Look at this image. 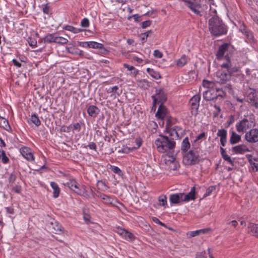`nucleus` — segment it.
Masks as SVG:
<instances>
[{
  "label": "nucleus",
  "mask_w": 258,
  "mask_h": 258,
  "mask_svg": "<svg viewBox=\"0 0 258 258\" xmlns=\"http://www.w3.org/2000/svg\"><path fill=\"white\" fill-rule=\"evenodd\" d=\"M30 120L37 126H38L41 124V121L40 119H39L38 116L35 114H33L31 115Z\"/></svg>",
  "instance_id": "32"
},
{
  "label": "nucleus",
  "mask_w": 258,
  "mask_h": 258,
  "mask_svg": "<svg viewBox=\"0 0 258 258\" xmlns=\"http://www.w3.org/2000/svg\"><path fill=\"white\" fill-rule=\"evenodd\" d=\"M216 189V187L215 186H210V187H209L207 190H206V193L205 194V196H209L213 191H214V190H215Z\"/></svg>",
  "instance_id": "49"
},
{
  "label": "nucleus",
  "mask_w": 258,
  "mask_h": 258,
  "mask_svg": "<svg viewBox=\"0 0 258 258\" xmlns=\"http://www.w3.org/2000/svg\"><path fill=\"white\" fill-rule=\"evenodd\" d=\"M195 187H193L191 188L190 192L185 195L184 194L183 196V202H188L189 200H194L195 199Z\"/></svg>",
  "instance_id": "24"
},
{
  "label": "nucleus",
  "mask_w": 258,
  "mask_h": 258,
  "mask_svg": "<svg viewBox=\"0 0 258 258\" xmlns=\"http://www.w3.org/2000/svg\"><path fill=\"white\" fill-rule=\"evenodd\" d=\"M217 136L220 137L221 145L224 147L227 142V131L224 129L219 130Z\"/></svg>",
  "instance_id": "20"
},
{
  "label": "nucleus",
  "mask_w": 258,
  "mask_h": 258,
  "mask_svg": "<svg viewBox=\"0 0 258 258\" xmlns=\"http://www.w3.org/2000/svg\"><path fill=\"white\" fill-rule=\"evenodd\" d=\"M50 224L52 226L51 231L52 232L58 234L62 233V227L56 221L53 220Z\"/></svg>",
  "instance_id": "17"
},
{
  "label": "nucleus",
  "mask_w": 258,
  "mask_h": 258,
  "mask_svg": "<svg viewBox=\"0 0 258 258\" xmlns=\"http://www.w3.org/2000/svg\"><path fill=\"white\" fill-rule=\"evenodd\" d=\"M82 44V46L84 47L92 48H102L103 47V44L94 41L84 42Z\"/></svg>",
  "instance_id": "21"
},
{
  "label": "nucleus",
  "mask_w": 258,
  "mask_h": 258,
  "mask_svg": "<svg viewBox=\"0 0 258 258\" xmlns=\"http://www.w3.org/2000/svg\"><path fill=\"white\" fill-rule=\"evenodd\" d=\"M245 140L249 143H254L258 141V130L256 128L251 129L246 132L245 135Z\"/></svg>",
  "instance_id": "10"
},
{
  "label": "nucleus",
  "mask_w": 258,
  "mask_h": 258,
  "mask_svg": "<svg viewBox=\"0 0 258 258\" xmlns=\"http://www.w3.org/2000/svg\"><path fill=\"white\" fill-rule=\"evenodd\" d=\"M172 125V120L170 118H168L166 121L165 130H168V128H171Z\"/></svg>",
  "instance_id": "53"
},
{
  "label": "nucleus",
  "mask_w": 258,
  "mask_h": 258,
  "mask_svg": "<svg viewBox=\"0 0 258 258\" xmlns=\"http://www.w3.org/2000/svg\"><path fill=\"white\" fill-rule=\"evenodd\" d=\"M66 48L68 52L70 53L75 54L76 53L75 49L73 47H67Z\"/></svg>",
  "instance_id": "57"
},
{
  "label": "nucleus",
  "mask_w": 258,
  "mask_h": 258,
  "mask_svg": "<svg viewBox=\"0 0 258 258\" xmlns=\"http://www.w3.org/2000/svg\"><path fill=\"white\" fill-rule=\"evenodd\" d=\"M221 67L226 69V71L229 74L230 78L233 73L238 71V69L236 68L231 67L230 60L227 61L226 62L223 63L221 65Z\"/></svg>",
  "instance_id": "16"
},
{
  "label": "nucleus",
  "mask_w": 258,
  "mask_h": 258,
  "mask_svg": "<svg viewBox=\"0 0 258 258\" xmlns=\"http://www.w3.org/2000/svg\"><path fill=\"white\" fill-rule=\"evenodd\" d=\"M153 221H154L155 223H158L159 224V225L164 227H166V225L162 223V222H161L158 219H157L156 217H153Z\"/></svg>",
  "instance_id": "55"
},
{
  "label": "nucleus",
  "mask_w": 258,
  "mask_h": 258,
  "mask_svg": "<svg viewBox=\"0 0 258 258\" xmlns=\"http://www.w3.org/2000/svg\"><path fill=\"white\" fill-rule=\"evenodd\" d=\"M148 73L154 79H158L161 78L160 75L157 72H155L153 69L148 68L147 69Z\"/></svg>",
  "instance_id": "34"
},
{
  "label": "nucleus",
  "mask_w": 258,
  "mask_h": 258,
  "mask_svg": "<svg viewBox=\"0 0 258 258\" xmlns=\"http://www.w3.org/2000/svg\"><path fill=\"white\" fill-rule=\"evenodd\" d=\"M74 192L77 193L78 195L83 196L87 199L93 198H94V195L92 194L90 195L86 189V186L83 185H80L77 188Z\"/></svg>",
  "instance_id": "12"
},
{
  "label": "nucleus",
  "mask_w": 258,
  "mask_h": 258,
  "mask_svg": "<svg viewBox=\"0 0 258 258\" xmlns=\"http://www.w3.org/2000/svg\"><path fill=\"white\" fill-rule=\"evenodd\" d=\"M56 35L55 34H51L47 35L44 38V41L47 42H54L55 41Z\"/></svg>",
  "instance_id": "35"
},
{
  "label": "nucleus",
  "mask_w": 258,
  "mask_h": 258,
  "mask_svg": "<svg viewBox=\"0 0 258 258\" xmlns=\"http://www.w3.org/2000/svg\"><path fill=\"white\" fill-rule=\"evenodd\" d=\"M232 152L236 154H243L246 152H249V150L244 145H240L232 147Z\"/></svg>",
  "instance_id": "18"
},
{
  "label": "nucleus",
  "mask_w": 258,
  "mask_h": 258,
  "mask_svg": "<svg viewBox=\"0 0 258 258\" xmlns=\"http://www.w3.org/2000/svg\"><path fill=\"white\" fill-rule=\"evenodd\" d=\"M190 148V143L188 138H185L182 141L181 144V150L183 152H186Z\"/></svg>",
  "instance_id": "31"
},
{
  "label": "nucleus",
  "mask_w": 258,
  "mask_h": 258,
  "mask_svg": "<svg viewBox=\"0 0 258 258\" xmlns=\"http://www.w3.org/2000/svg\"><path fill=\"white\" fill-rule=\"evenodd\" d=\"M111 170L114 173H116L120 176L122 175V173L120 169L116 166H111Z\"/></svg>",
  "instance_id": "44"
},
{
  "label": "nucleus",
  "mask_w": 258,
  "mask_h": 258,
  "mask_svg": "<svg viewBox=\"0 0 258 258\" xmlns=\"http://www.w3.org/2000/svg\"><path fill=\"white\" fill-rule=\"evenodd\" d=\"M22 156L28 161L34 159L33 155L30 152V149L27 147L22 148L20 150Z\"/></svg>",
  "instance_id": "15"
},
{
  "label": "nucleus",
  "mask_w": 258,
  "mask_h": 258,
  "mask_svg": "<svg viewBox=\"0 0 258 258\" xmlns=\"http://www.w3.org/2000/svg\"><path fill=\"white\" fill-rule=\"evenodd\" d=\"M247 101L251 105L258 108V96L255 93L251 92L247 96Z\"/></svg>",
  "instance_id": "14"
},
{
  "label": "nucleus",
  "mask_w": 258,
  "mask_h": 258,
  "mask_svg": "<svg viewBox=\"0 0 258 258\" xmlns=\"http://www.w3.org/2000/svg\"><path fill=\"white\" fill-rule=\"evenodd\" d=\"M68 40L67 38L57 36L56 35L55 43L64 44L68 42Z\"/></svg>",
  "instance_id": "37"
},
{
  "label": "nucleus",
  "mask_w": 258,
  "mask_h": 258,
  "mask_svg": "<svg viewBox=\"0 0 258 258\" xmlns=\"http://www.w3.org/2000/svg\"><path fill=\"white\" fill-rule=\"evenodd\" d=\"M215 15L212 17L208 22L209 30L211 34L215 36H219L225 34L227 32V27L217 15L215 10L212 11Z\"/></svg>",
  "instance_id": "1"
},
{
  "label": "nucleus",
  "mask_w": 258,
  "mask_h": 258,
  "mask_svg": "<svg viewBox=\"0 0 258 258\" xmlns=\"http://www.w3.org/2000/svg\"><path fill=\"white\" fill-rule=\"evenodd\" d=\"M123 66L125 68H126L129 71H134L133 74L136 76L137 75L138 71L135 69V67L132 66H130L128 64L124 63Z\"/></svg>",
  "instance_id": "38"
},
{
  "label": "nucleus",
  "mask_w": 258,
  "mask_h": 258,
  "mask_svg": "<svg viewBox=\"0 0 258 258\" xmlns=\"http://www.w3.org/2000/svg\"><path fill=\"white\" fill-rule=\"evenodd\" d=\"M241 140L240 135L237 134L234 131L231 132V135L230 138L229 142L231 144H235Z\"/></svg>",
  "instance_id": "26"
},
{
  "label": "nucleus",
  "mask_w": 258,
  "mask_h": 258,
  "mask_svg": "<svg viewBox=\"0 0 258 258\" xmlns=\"http://www.w3.org/2000/svg\"><path fill=\"white\" fill-rule=\"evenodd\" d=\"M171 137L179 138V132H182L181 128L178 126H174L166 130Z\"/></svg>",
  "instance_id": "22"
},
{
  "label": "nucleus",
  "mask_w": 258,
  "mask_h": 258,
  "mask_svg": "<svg viewBox=\"0 0 258 258\" xmlns=\"http://www.w3.org/2000/svg\"><path fill=\"white\" fill-rule=\"evenodd\" d=\"M187 7L196 15L201 16L200 9L201 6L199 4H195L190 2L187 4Z\"/></svg>",
  "instance_id": "23"
},
{
  "label": "nucleus",
  "mask_w": 258,
  "mask_h": 258,
  "mask_svg": "<svg viewBox=\"0 0 258 258\" xmlns=\"http://www.w3.org/2000/svg\"><path fill=\"white\" fill-rule=\"evenodd\" d=\"M88 146L89 147V148L90 149H93V150H96V145L93 142H91V143H89Z\"/></svg>",
  "instance_id": "58"
},
{
  "label": "nucleus",
  "mask_w": 258,
  "mask_h": 258,
  "mask_svg": "<svg viewBox=\"0 0 258 258\" xmlns=\"http://www.w3.org/2000/svg\"><path fill=\"white\" fill-rule=\"evenodd\" d=\"M138 86L144 89H146L149 87V82L146 80L138 81Z\"/></svg>",
  "instance_id": "33"
},
{
  "label": "nucleus",
  "mask_w": 258,
  "mask_h": 258,
  "mask_svg": "<svg viewBox=\"0 0 258 258\" xmlns=\"http://www.w3.org/2000/svg\"><path fill=\"white\" fill-rule=\"evenodd\" d=\"M87 112L90 116L95 117L98 113V108L94 105H91L88 108Z\"/></svg>",
  "instance_id": "28"
},
{
  "label": "nucleus",
  "mask_w": 258,
  "mask_h": 258,
  "mask_svg": "<svg viewBox=\"0 0 258 258\" xmlns=\"http://www.w3.org/2000/svg\"><path fill=\"white\" fill-rule=\"evenodd\" d=\"M245 156L248 160L249 162H251L252 160H256L255 159L253 158L251 155L247 154L245 155Z\"/></svg>",
  "instance_id": "60"
},
{
  "label": "nucleus",
  "mask_w": 258,
  "mask_h": 258,
  "mask_svg": "<svg viewBox=\"0 0 258 258\" xmlns=\"http://www.w3.org/2000/svg\"><path fill=\"white\" fill-rule=\"evenodd\" d=\"M229 47V45L227 43H224L220 45L216 53L217 58L219 60L225 58L227 61L230 60L227 53Z\"/></svg>",
  "instance_id": "8"
},
{
  "label": "nucleus",
  "mask_w": 258,
  "mask_h": 258,
  "mask_svg": "<svg viewBox=\"0 0 258 258\" xmlns=\"http://www.w3.org/2000/svg\"><path fill=\"white\" fill-rule=\"evenodd\" d=\"M2 161L3 163H7L9 161V158L7 157L4 151H2L1 153Z\"/></svg>",
  "instance_id": "42"
},
{
  "label": "nucleus",
  "mask_w": 258,
  "mask_h": 258,
  "mask_svg": "<svg viewBox=\"0 0 258 258\" xmlns=\"http://www.w3.org/2000/svg\"><path fill=\"white\" fill-rule=\"evenodd\" d=\"M50 185L53 190V197L54 198H57L58 197L59 192H60L59 188L58 185L54 182H51L50 183Z\"/></svg>",
  "instance_id": "29"
},
{
  "label": "nucleus",
  "mask_w": 258,
  "mask_h": 258,
  "mask_svg": "<svg viewBox=\"0 0 258 258\" xmlns=\"http://www.w3.org/2000/svg\"><path fill=\"white\" fill-rule=\"evenodd\" d=\"M255 160H252L251 162H249L251 170L253 171H257L258 170V164L254 162Z\"/></svg>",
  "instance_id": "43"
},
{
  "label": "nucleus",
  "mask_w": 258,
  "mask_h": 258,
  "mask_svg": "<svg viewBox=\"0 0 258 258\" xmlns=\"http://www.w3.org/2000/svg\"><path fill=\"white\" fill-rule=\"evenodd\" d=\"M0 126L7 131L11 128L8 121L3 117H0Z\"/></svg>",
  "instance_id": "30"
},
{
  "label": "nucleus",
  "mask_w": 258,
  "mask_h": 258,
  "mask_svg": "<svg viewBox=\"0 0 258 258\" xmlns=\"http://www.w3.org/2000/svg\"><path fill=\"white\" fill-rule=\"evenodd\" d=\"M142 28L145 29L149 26H150L151 24V21L150 20L145 21L142 23Z\"/></svg>",
  "instance_id": "50"
},
{
  "label": "nucleus",
  "mask_w": 258,
  "mask_h": 258,
  "mask_svg": "<svg viewBox=\"0 0 258 258\" xmlns=\"http://www.w3.org/2000/svg\"><path fill=\"white\" fill-rule=\"evenodd\" d=\"M245 35L247 39L250 40L252 38V34L250 32L245 31Z\"/></svg>",
  "instance_id": "61"
},
{
  "label": "nucleus",
  "mask_w": 258,
  "mask_h": 258,
  "mask_svg": "<svg viewBox=\"0 0 258 258\" xmlns=\"http://www.w3.org/2000/svg\"><path fill=\"white\" fill-rule=\"evenodd\" d=\"M64 29L66 30L72 32L74 33H77L80 31V30H78L77 28L70 25L66 26Z\"/></svg>",
  "instance_id": "40"
},
{
  "label": "nucleus",
  "mask_w": 258,
  "mask_h": 258,
  "mask_svg": "<svg viewBox=\"0 0 258 258\" xmlns=\"http://www.w3.org/2000/svg\"><path fill=\"white\" fill-rule=\"evenodd\" d=\"M189 59V58L187 56L183 54L177 60L176 65L178 67H182L186 64Z\"/></svg>",
  "instance_id": "27"
},
{
  "label": "nucleus",
  "mask_w": 258,
  "mask_h": 258,
  "mask_svg": "<svg viewBox=\"0 0 258 258\" xmlns=\"http://www.w3.org/2000/svg\"><path fill=\"white\" fill-rule=\"evenodd\" d=\"M184 193L172 194L170 196V202L174 204H177L183 202Z\"/></svg>",
  "instance_id": "13"
},
{
  "label": "nucleus",
  "mask_w": 258,
  "mask_h": 258,
  "mask_svg": "<svg viewBox=\"0 0 258 258\" xmlns=\"http://www.w3.org/2000/svg\"><path fill=\"white\" fill-rule=\"evenodd\" d=\"M115 232L126 240L132 241L135 239V235L125 229L117 227L116 228Z\"/></svg>",
  "instance_id": "9"
},
{
  "label": "nucleus",
  "mask_w": 258,
  "mask_h": 258,
  "mask_svg": "<svg viewBox=\"0 0 258 258\" xmlns=\"http://www.w3.org/2000/svg\"><path fill=\"white\" fill-rule=\"evenodd\" d=\"M76 182V181L75 180H70L69 182H67L66 184L71 189H72L74 184H75Z\"/></svg>",
  "instance_id": "56"
},
{
  "label": "nucleus",
  "mask_w": 258,
  "mask_h": 258,
  "mask_svg": "<svg viewBox=\"0 0 258 258\" xmlns=\"http://www.w3.org/2000/svg\"><path fill=\"white\" fill-rule=\"evenodd\" d=\"M222 157L225 161L228 162L232 166L234 165V159L233 160L231 159L230 157L227 154L224 155Z\"/></svg>",
  "instance_id": "41"
},
{
  "label": "nucleus",
  "mask_w": 258,
  "mask_h": 258,
  "mask_svg": "<svg viewBox=\"0 0 258 258\" xmlns=\"http://www.w3.org/2000/svg\"><path fill=\"white\" fill-rule=\"evenodd\" d=\"M103 200L104 201V203L106 204H109L112 205H114V203H113L112 198L107 195L105 196V197L103 198Z\"/></svg>",
  "instance_id": "39"
},
{
  "label": "nucleus",
  "mask_w": 258,
  "mask_h": 258,
  "mask_svg": "<svg viewBox=\"0 0 258 258\" xmlns=\"http://www.w3.org/2000/svg\"><path fill=\"white\" fill-rule=\"evenodd\" d=\"M17 178V176L14 173H11L10 174L9 177V182L10 183H13Z\"/></svg>",
  "instance_id": "46"
},
{
  "label": "nucleus",
  "mask_w": 258,
  "mask_h": 258,
  "mask_svg": "<svg viewBox=\"0 0 258 258\" xmlns=\"http://www.w3.org/2000/svg\"><path fill=\"white\" fill-rule=\"evenodd\" d=\"M154 56L156 58H161L163 56V54L158 50H155L154 51Z\"/></svg>",
  "instance_id": "51"
},
{
  "label": "nucleus",
  "mask_w": 258,
  "mask_h": 258,
  "mask_svg": "<svg viewBox=\"0 0 258 258\" xmlns=\"http://www.w3.org/2000/svg\"><path fill=\"white\" fill-rule=\"evenodd\" d=\"M204 86L207 87L209 89L203 93V97L207 101H214L217 99L218 97H223V94H217L215 93V89L213 87V83L209 81L203 82Z\"/></svg>",
  "instance_id": "4"
},
{
  "label": "nucleus",
  "mask_w": 258,
  "mask_h": 258,
  "mask_svg": "<svg viewBox=\"0 0 258 258\" xmlns=\"http://www.w3.org/2000/svg\"><path fill=\"white\" fill-rule=\"evenodd\" d=\"M155 144L159 152L164 153L169 150L173 149L175 145L173 138L169 139L167 137L160 135L155 141Z\"/></svg>",
  "instance_id": "2"
},
{
  "label": "nucleus",
  "mask_w": 258,
  "mask_h": 258,
  "mask_svg": "<svg viewBox=\"0 0 258 258\" xmlns=\"http://www.w3.org/2000/svg\"><path fill=\"white\" fill-rule=\"evenodd\" d=\"M12 190L16 193L19 194L21 191V187L19 185H16L13 187Z\"/></svg>",
  "instance_id": "54"
},
{
  "label": "nucleus",
  "mask_w": 258,
  "mask_h": 258,
  "mask_svg": "<svg viewBox=\"0 0 258 258\" xmlns=\"http://www.w3.org/2000/svg\"><path fill=\"white\" fill-rule=\"evenodd\" d=\"M230 79L229 74L227 73L226 71L223 70L218 71L216 76H214L215 81L220 84L226 83Z\"/></svg>",
  "instance_id": "6"
},
{
  "label": "nucleus",
  "mask_w": 258,
  "mask_h": 258,
  "mask_svg": "<svg viewBox=\"0 0 258 258\" xmlns=\"http://www.w3.org/2000/svg\"><path fill=\"white\" fill-rule=\"evenodd\" d=\"M84 219L87 223H89L90 222V216L89 215L84 214Z\"/></svg>",
  "instance_id": "62"
},
{
  "label": "nucleus",
  "mask_w": 258,
  "mask_h": 258,
  "mask_svg": "<svg viewBox=\"0 0 258 258\" xmlns=\"http://www.w3.org/2000/svg\"><path fill=\"white\" fill-rule=\"evenodd\" d=\"M153 99V106L155 107L156 104L157 102H160L161 104H163L167 100V96L162 89H159L156 90L155 95L152 96Z\"/></svg>",
  "instance_id": "7"
},
{
  "label": "nucleus",
  "mask_w": 258,
  "mask_h": 258,
  "mask_svg": "<svg viewBox=\"0 0 258 258\" xmlns=\"http://www.w3.org/2000/svg\"><path fill=\"white\" fill-rule=\"evenodd\" d=\"M73 128L74 130H78L79 131L81 128V125L79 123H76L74 124Z\"/></svg>",
  "instance_id": "64"
},
{
  "label": "nucleus",
  "mask_w": 258,
  "mask_h": 258,
  "mask_svg": "<svg viewBox=\"0 0 258 258\" xmlns=\"http://www.w3.org/2000/svg\"><path fill=\"white\" fill-rule=\"evenodd\" d=\"M251 235L258 238V224L250 223L248 226Z\"/></svg>",
  "instance_id": "25"
},
{
  "label": "nucleus",
  "mask_w": 258,
  "mask_h": 258,
  "mask_svg": "<svg viewBox=\"0 0 258 258\" xmlns=\"http://www.w3.org/2000/svg\"><path fill=\"white\" fill-rule=\"evenodd\" d=\"M167 109L163 104H161L156 113V116L159 118L163 119L167 114Z\"/></svg>",
  "instance_id": "19"
},
{
  "label": "nucleus",
  "mask_w": 258,
  "mask_h": 258,
  "mask_svg": "<svg viewBox=\"0 0 258 258\" xmlns=\"http://www.w3.org/2000/svg\"><path fill=\"white\" fill-rule=\"evenodd\" d=\"M151 33H152V31L149 30L141 34L143 36V37L142 38V40L143 41V42H144L145 40L147 39L148 37L149 36V34Z\"/></svg>",
  "instance_id": "47"
},
{
  "label": "nucleus",
  "mask_w": 258,
  "mask_h": 258,
  "mask_svg": "<svg viewBox=\"0 0 258 258\" xmlns=\"http://www.w3.org/2000/svg\"><path fill=\"white\" fill-rule=\"evenodd\" d=\"M28 42L30 46L34 47L36 46L37 44V41L32 38H28Z\"/></svg>",
  "instance_id": "48"
},
{
  "label": "nucleus",
  "mask_w": 258,
  "mask_h": 258,
  "mask_svg": "<svg viewBox=\"0 0 258 258\" xmlns=\"http://www.w3.org/2000/svg\"><path fill=\"white\" fill-rule=\"evenodd\" d=\"M201 99V96L199 94L194 96L190 100L189 103L191 105V112L195 114L197 113V110L199 107V102Z\"/></svg>",
  "instance_id": "11"
},
{
  "label": "nucleus",
  "mask_w": 258,
  "mask_h": 258,
  "mask_svg": "<svg viewBox=\"0 0 258 258\" xmlns=\"http://www.w3.org/2000/svg\"><path fill=\"white\" fill-rule=\"evenodd\" d=\"M205 252H203L197 255L196 258H207Z\"/></svg>",
  "instance_id": "63"
},
{
  "label": "nucleus",
  "mask_w": 258,
  "mask_h": 258,
  "mask_svg": "<svg viewBox=\"0 0 258 258\" xmlns=\"http://www.w3.org/2000/svg\"><path fill=\"white\" fill-rule=\"evenodd\" d=\"M255 124V119L253 114L245 117L243 119L237 122L236 128L237 132L244 133L247 130L253 127Z\"/></svg>",
  "instance_id": "3"
},
{
  "label": "nucleus",
  "mask_w": 258,
  "mask_h": 258,
  "mask_svg": "<svg viewBox=\"0 0 258 258\" xmlns=\"http://www.w3.org/2000/svg\"><path fill=\"white\" fill-rule=\"evenodd\" d=\"M97 197H98V198L101 199H103V198L105 197V196L106 195L104 194H102V193H101L100 192H98L97 191L96 193L95 194Z\"/></svg>",
  "instance_id": "59"
},
{
  "label": "nucleus",
  "mask_w": 258,
  "mask_h": 258,
  "mask_svg": "<svg viewBox=\"0 0 258 258\" xmlns=\"http://www.w3.org/2000/svg\"><path fill=\"white\" fill-rule=\"evenodd\" d=\"M89 25V22L87 18H84L81 22V26L83 27H88Z\"/></svg>",
  "instance_id": "45"
},
{
  "label": "nucleus",
  "mask_w": 258,
  "mask_h": 258,
  "mask_svg": "<svg viewBox=\"0 0 258 258\" xmlns=\"http://www.w3.org/2000/svg\"><path fill=\"white\" fill-rule=\"evenodd\" d=\"M199 161V156L196 155L192 151L186 153L183 157V163L186 165H194Z\"/></svg>",
  "instance_id": "5"
},
{
  "label": "nucleus",
  "mask_w": 258,
  "mask_h": 258,
  "mask_svg": "<svg viewBox=\"0 0 258 258\" xmlns=\"http://www.w3.org/2000/svg\"><path fill=\"white\" fill-rule=\"evenodd\" d=\"M158 202L159 205L161 206H165L167 204V198L166 196L162 195L158 197Z\"/></svg>",
  "instance_id": "36"
},
{
  "label": "nucleus",
  "mask_w": 258,
  "mask_h": 258,
  "mask_svg": "<svg viewBox=\"0 0 258 258\" xmlns=\"http://www.w3.org/2000/svg\"><path fill=\"white\" fill-rule=\"evenodd\" d=\"M201 234V230H198L196 231H192L189 234V237H193L197 235Z\"/></svg>",
  "instance_id": "52"
}]
</instances>
